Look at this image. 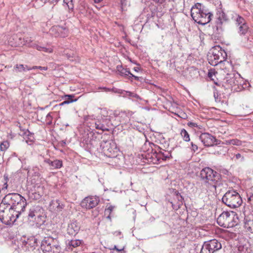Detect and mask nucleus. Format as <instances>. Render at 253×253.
I'll return each instance as SVG.
<instances>
[{"label": "nucleus", "mask_w": 253, "mask_h": 253, "mask_svg": "<svg viewBox=\"0 0 253 253\" xmlns=\"http://www.w3.org/2000/svg\"><path fill=\"white\" fill-rule=\"evenodd\" d=\"M66 56L68 59H70V60H73V59H71V58H73L71 54L67 53Z\"/></svg>", "instance_id": "nucleus-55"}, {"label": "nucleus", "mask_w": 253, "mask_h": 253, "mask_svg": "<svg viewBox=\"0 0 253 253\" xmlns=\"http://www.w3.org/2000/svg\"><path fill=\"white\" fill-rule=\"evenodd\" d=\"M174 194L176 195V196H178L177 191H174Z\"/></svg>", "instance_id": "nucleus-60"}, {"label": "nucleus", "mask_w": 253, "mask_h": 253, "mask_svg": "<svg viewBox=\"0 0 253 253\" xmlns=\"http://www.w3.org/2000/svg\"><path fill=\"white\" fill-rule=\"evenodd\" d=\"M26 67L28 68L27 66H24L23 64H16L14 67V70L16 72H22L25 71Z\"/></svg>", "instance_id": "nucleus-30"}, {"label": "nucleus", "mask_w": 253, "mask_h": 253, "mask_svg": "<svg viewBox=\"0 0 253 253\" xmlns=\"http://www.w3.org/2000/svg\"><path fill=\"white\" fill-rule=\"evenodd\" d=\"M222 248L221 243L216 239L205 242L200 253H214Z\"/></svg>", "instance_id": "nucleus-9"}, {"label": "nucleus", "mask_w": 253, "mask_h": 253, "mask_svg": "<svg viewBox=\"0 0 253 253\" xmlns=\"http://www.w3.org/2000/svg\"><path fill=\"white\" fill-rule=\"evenodd\" d=\"M23 211L21 210H17L11 207L10 212L9 213L10 218L9 225L13 224L18 218L19 215Z\"/></svg>", "instance_id": "nucleus-22"}, {"label": "nucleus", "mask_w": 253, "mask_h": 253, "mask_svg": "<svg viewBox=\"0 0 253 253\" xmlns=\"http://www.w3.org/2000/svg\"><path fill=\"white\" fill-rule=\"evenodd\" d=\"M94 2L95 3H99L102 0H93Z\"/></svg>", "instance_id": "nucleus-58"}, {"label": "nucleus", "mask_w": 253, "mask_h": 253, "mask_svg": "<svg viewBox=\"0 0 253 253\" xmlns=\"http://www.w3.org/2000/svg\"><path fill=\"white\" fill-rule=\"evenodd\" d=\"M126 93L128 94L129 96H132V93L131 92H130L129 91H127Z\"/></svg>", "instance_id": "nucleus-59"}, {"label": "nucleus", "mask_w": 253, "mask_h": 253, "mask_svg": "<svg viewBox=\"0 0 253 253\" xmlns=\"http://www.w3.org/2000/svg\"><path fill=\"white\" fill-rule=\"evenodd\" d=\"M235 21L236 25L237 27L244 25V24L247 23L245 19L240 15H238Z\"/></svg>", "instance_id": "nucleus-32"}, {"label": "nucleus", "mask_w": 253, "mask_h": 253, "mask_svg": "<svg viewBox=\"0 0 253 253\" xmlns=\"http://www.w3.org/2000/svg\"><path fill=\"white\" fill-rule=\"evenodd\" d=\"M121 4L122 10H125L126 6L127 5V1L126 0H121Z\"/></svg>", "instance_id": "nucleus-42"}, {"label": "nucleus", "mask_w": 253, "mask_h": 253, "mask_svg": "<svg viewBox=\"0 0 253 253\" xmlns=\"http://www.w3.org/2000/svg\"><path fill=\"white\" fill-rule=\"evenodd\" d=\"M23 131H24L23 135H26L28 136L29 135V134H27V133H30L29 131H28V129L23 130Z\"/></svg>", "instance_id": "nucleus-56"}, {"label": "nucleus", "mask_w": 253, "mask_h": 253, "mask_svg": "<svg viewBox=\"0 0 253 253\" xmlns=\"http://www.w3.org/2000/svg\"><path fill=\"white\" fill-rule=\"evenodd\" d=\"M191 15L196 22L203 25L209 23L213 17V14L200 3H195L192 7Z\"/></svg>", "instance_id": "nucleus-1"}, {"label": "nucleus", "mask_w": 253, "mask_h": 253, "mask_svg": "<svg viewBox=\"0 0 253 253\" xmlns=\"http://www.w3.org/2000/svg\"><path fill=\"white\" fill-rule=\"evenodd\" d=\"M28 176H34L39 177L40 176V174L39 172V169L38 167H33L32 169H28Z\"/></svg>", "instance_id": "nucleus-28"}, {"label": "nucleus", "mask_w": 253, "mask_h": 253, "mask_svg": "<svg viewBox=\"0 0 253 253\" xmlns=\"http://www.w3.org/2000/svg\"><path fill=\"white\" fill-rule=\"evenodd\" d=\"M27 218L29 221L37 225H42L45 222L43 209L39 205L31 207L28 212Z\"/></svg>", "instance_id": "nucleus-5"}, {"label": "nucleus", "mask_w": 253, "mask_h": 253, "mask_svg": "<svg viewBox=\"0 0 253 253\" xmlns=\"http://www.w3.org/2000/svg\"><path fill=\"white\" fill-rule=\"evenodd\" d=\"M4 180L3 181V187L2 188L1 190H4L6 189L7 188L8 184L7 182L8 181V176L6 174H4L3 176Z\"/></svg>", "instance_id": "nucleus-37"}, {"label": "nucleus", "mask_w": 253, "mask_h": 253, "mask_svg": "<svg viewBox=\"0 0 253 253\" xmlns=\"http://www.w3.org/2000/svg\"><path fill=\"white\" fill-rule=\"evenodd\" d=\"M100 201L97 196H89L85 198L81 203L82 207L86 209H90L96 207Z\"/></svg>", "instance_id": "nucleus-12"}, {"label": "nucleus", "mask_w": 253, "mask_h": 253, "mask_svg": "<svg viewBox=\"0 0 253 253\" xmlns=\"http://www.w3.org/2000/svg\"><path fill=\"white\" fill-rule=\"evenodd\" d=\"M110 249L112 250V249ZM112 250H116V251H117L118 252H121L124 250V248H122V249H118V248H117L116 246H114V248H112Z\"/></svg>", "instance_id": "nucleus-53"}, {"label": "nucleus", "mask_w": 253, "mask_h": 253, "mask_svg": "<svg viewBox=\"0 0 253 253\" xmlns=\"http://www.w3.org/2000/svg\"><path fill=\"white\" fill-rule=\"evenodd\" d=\"M238 27V33L241 36H244L248 32L249 30V26L247 24H245L244 25H242Z\"/></svg>", "instance_id": "nucleus-29"}, {"label": "nucleus", "mask_w": 253, "mask_h": 253, "mask_svg": "<svg viewBox=\"0 0 253 253\" xmlns=\"http://www.w3.org/2000/svg\"><path fill=\"white\" fill-rule=\"evenodd\" d=\"M77 100V99H75V100H64L63 102L61 103L60 104V106H62V105H64L65 104H69L70 103H72L73 102H75Z\"/></svg>", "instance_id": "nucleus-40"}, {"label": "nucleus", "mask_w": 253, "mask_h": 253, "mask_svg": "<svg viewBox=\"0 0 253 253\" xmlns=\"http://www.w3.org/2000/svg\"><path fill=\"white\" fill-rule=\"evenodd\" d=\"M244 227L248 231L253 233V215H246L244 219Z\"/></svg>", "instance_id": "nucleus-20"}, {"label": "nucleus", "mask_w": 253, "mask_h": 253, "mask_svg": "<svg viewBox=\"0 0 253 253\" xmlns=\"http://www.w3.org/2000/svg\"><path fill=\"white\" fill-rule=\"evenodd\" d=\"M187 125L191 127H197L199 128H201V127L199 126L197 124L192 122H189L187 124Z\"/></svg>", "instance_id": "nucleus-41"}, {"label": "nucleus", "mask_w": 253, "mask_h": 253, "mask_svg": "<svg viewBox=\"0 0 253 253\" xmlns=\"http://www.w3.org/2000/svg\"><path fill=\"white\" fill-rule=\"evenodd\" d=\"M222 201L231 208L238 207L242 203V198L236 191H228L223 196Z\"/></svg>", "instance_id": "nucleus-7"}, {"label": "nucleus", "mask_w": 253, "mask_h": 253, "mask_svg": "<svg viewBox=\"0 0 253 253\" xmlns=\"http://www.w3.org/2000/svg\"><path fill=\"white\" fill-rule=\"evenodd\" d=\"M9 147V143L7 141L1 142L0 144V150L1 151H5Z\"/></svg>", "instance_id": "nucleus-34"}, {"label": "nucleus", "mask_w": 253, "mask_h": 253, "mask_svg": "<svg viewBox=\"0 0 253 253\" xmlns=\"http://www.w3.org/2000/svg\"><path fill=\"white\" fill-rule=\"evenodd\" d=\"M73 1V0H64V2L67 5L68 8L72 10L74 9Z\"/></svg>", "instance_id": "nucleus-36"}, {"label": "nucleus", "mask_w": 253, "mask_h": 253, "mask_svg": "<svg viewBox=\"0 0 253 253\" xmlns=\"http://www.w3.org/2000/svg\"><path fill=\"white\" fill-rule=\"evenodd\" d=\"M2 207V205H0V220L3 223L9 225L10 218L9 213L10 212L11 208L1 210Z\"/></svg>", "instance_id": "nucleus-17"}, {"label": "nucleus", "mask_w": 253, "mask_h": 253, "mask_svg": "<svg viewBox=\"0 0 253 253\" xmlns=\"http://www.w3.org/2000/svg\"><path fill=\"white\" fill-rule=\"evenodd\" d=\"M25 199L18 193H8L3 199V202L8 204L15 210L24 211L27 204Z\"/></svg>", "instance_id": "nucleus-4"}, {"label": "nucleus", "mask_w": 253, "mask_h": 253, "mask_svg": "<svg viewBox=\"0 0 253 253\" xmlns=\"http://www.w3.org/2000/svg\"><path fill=\"white\" fill-rule=\"evenodd\" d=\"M247 196L248 197V202H251L253 200V194L251 192L247 193Z\"/></svg>", "instance_id": "nucleus-45"}, {"label": "nucleus", "mask_w": 253, "mask_h": 253, "mask_svg": "<svg viewBox=\"0 0 253 253\" xmlns=\"http://www.w3.org/2000/svg\"><path fill=\"white\" fill-rule=\"evenodd\" d=\"M19 127H20V129L22 130L21 128V126H19Z\"/></svg>", "instance_id": "nucleus-62"}, {"label": "nucleus", "mask_w": 253, "mask_h": 253, "mask_svg": "<svg viewBox=\"0 0 253 253\" xmlns=\"http://www.w3.org/2000/svg\"><path fill=\"white\" fill-rule=\"evenodd\" d=\"M65 97L67 98V100H73L72 98L74 97V95H66Z\"/></svg>", "instance_id": "nucleus-51"}, {"label": "nucleus", "mask_w": 253, "mask_h": 253, "mask_svg": "<svg viewBox=\"0 0 253 253\" xmlns=\"http://www.w3.org/2000/svg\"><path fill=\"white\" fill-rule=\"evenodd\" d=\"M211 52V55L209 58V63L211 65L216 66L226 61L227 59L226 52L219 45L214 46L212 48Z\"/></svg>", "instance_id": "nucleus-8"}, {"label": "nucleus", "mask_w": 253, "mask_h": 253, "mask_svg": "<svg viewBox=\"0 0 253 253\" xmlns=\"http://www.w3.org/2000/svg\"><path fill=\"white\" fill-rule=\"evenodd\" d=\"M41 248L44 253H60L62 251L59 243L50 237H45L42 240Z\"/></svg>", "instance_id": "nucleus-6"}, {"label": "nucleus", "mask_w": 253, "mask_h": 253, "mask_svg": "<svg viewBox=\"0 0 253 253\" xmlns=\"http://www.w3.org/2000/svg\"><path fill=\"white\" fill-rule=\"evenodd\" d=\"M114 209V207L113 206H109L106 209V211H109V213H110L113 210V209Z\"/></svg>", "instance_id": "nucleus-49"}, {"label": "nucleus", "mask_w": 253, "mask_h": 253, "mask_svg": "<svg viewBox=\"0 0 253 253\" xmlns=\"http://www.w3.org/2000/svg\"><path fill=\"white\" fill-rule=\"evenodd\" d=\"M238 215L234 211H224L217 218L218 224L224 228H231L238 224Z\"/></svg>", "instance_id": "nucleus-3"}, {"label": "nucleus", "mask_w": 253, "mask_h": 253, "mask_svg": "<svg viewBox=\"0 0 253 253\" xmlns=\"http://www.w3.org/2000/svg\"><path fill=\"white\" fill-rule=\"evenodd\" d=\"M39 69L41 70H44L46 71L47 70L48 68L47 67H42V66H33L32 68H27V70H30L32 69Z\"/></svg>", "instance_id": "nucleus-38"}, {"label": "nucleus", "mask_w": 253, "mask_h": 253, "mask_svg": "<svg viewBox=\"0 0 253 253\" xmlns=\"http://www.w3.org/2000/svg\"><path fill=\"white\" fill-rule=\"evenodd\" d=\"M28 196L32 200H39L42 194V191H28Z\"/></svg>", "instance_id": "nucleus-25"}, {"label": "nucleus", "mask_w": 253, "mask_h": 253, "mask_svg": "<svg viewBox=\"0 0 253 253\" xmlns=\"http://www.w3.org/2000/svg\"><path fill=\"white\" fill-rule=\"evenodd\" d=\"M189 72H190V73H191V72H193L194 74L196 75H197L198 74V71L196 69H194L193 67H191L190 69Z\"/></svg>", "instance_id": "nucleus-48"}, {"label": "nucleus", "mask_w": 253, "mask_h": 253, "mask_svg": "<svg viewBox=\"0 0 253 253\" xmlns=\"http://www.w3.org/2000/svg\"><path fill=\"white\" fill-rule=\"evenodd\" d=\"M226 144L240 146V145H242V142H241V141H240L239 139H230V140H226Z\"/></svg>", "instance_id": "nucleus-31"}, {"label": "nucleus", "mask_w": 253, "mask_h": 253, "mask_svg": "<svg viewBox=\"0 0 253 253\" xmlns=\"http://www.w3.org/2000/svg\"><path fill=\"white\" fill-rule=\"evenodd\" d=\"M157 157L158 159H162L163 160H166L167 159L171 157V153L169 151H166L161 148H159V151L157 152Z\"/></svg>", "instance_id": "nucleus-24"}, {"label": "nucleus", "mask_w": 253, "mask_h": 253, "mask_svg": "<svg viewBox=\"0 0 253 253\" xmlns=\"http://www.w3.org/2000/svg\"><path fill=\"white\" fill-rule=\"evenodd\" d=\"M0 205H2V208H1V210H5V209L10 208L11 207L12 208V207L11 206H9V205H8V204H6V203L3 202V201H2V203H1Z\"/></svg>", "instance_id": "nucleus-39"}, {"label": "nucleus", "mask_w": 253, "mask_h": 253, "mask_svg": "<svg viewBox=\"0 0 253 253\" xmlns=\"http://www.w3.org/2000/svg\"><path fill=\"white\" fill-rule=\"evenodd\" d=\"M31 47L36 48L39 51H42L45 52L51 53L52 52V49L51 48H47L44 46H42L36 44H33L31 45Z\"/></svg>", "instance_id": "nucleus-27"}, {"label": "nucleus", "mask_w": 253, "mask_h": 253, "mask_svg": "<svg viewBox=\"0 0 253 253\" xmlns=\"http://www.w3.org/2000/svg\"><path fill=\"white\" fill-rule=\"evenodd\" d=\"M133 70L135 72H138L140 70V68L136 67L133 68Z\"/></svg>", "instance_id": "nucleus-57"}, {"label": "nucleus", "mask_w": 253, "mask_h": 253, "mask_svg": "<svg viewBox=\"0 0 253 253\" xmlns=\"http://www.w3.org/2000/svg\"><path fill=\"white\" fill-rule=\"evenodd\" d=\"M117 70L118 74L125 78L127 77L131 73L130 71L126 68H124L122 67V66H117Z\"/></svg>", "instance_id": "nucleus-26"}, {"label": "nucleus", "mask_w": 253, "mask_h": 253, "mask_svg": "<svg viewBox=\"0 0 253 253\" xmlns=\"http://www.w3.org/2000/svg\"><path fill=\"white\" fill-rule=\"evenodd\" d=\"M235 157L237 159H239L241 158H242V159L243 160L244 159V157H242V155L240 153H238V154H236Z\"/></svg>", "instance_id": "nucleus-54"}, {"label": "nucleus", "mask_w": 253, "mask_h": 253, "mask_svg": "<svg viewBox=\"0 0 253 253\" xmlns=\"http://www.w3.org/2000/svg\"><path fill=\"white\" fill-rule=\"evenodd\" d=\"M68 30L67 28L60 26L52 27L50 30V34L55 37H65L67 36Z\"/></svg>", "instance_id": "nucleus-15"}, {"label": "nucleus", "mask_w": 253, "mask_h": 253, "mask_svg": "<svg viewBox=\"0 0 253 253\" xmlns=\"http://www.w3.org/2000/svg\"><path fill=\"white\" fill-rule=\"evenodd\" d=\"M218 16L215 21V25L213 26L212 35L214 37H217L223 31L222 24L223 21L227 20V16L223 11L220 12L217 14Z\"/></svg>", "instance_id": "nucleus-11"}, {"label": "nucleus", "mask_w": 253, "mask_h": 253, "mask_svg": "<svg viewBox=\"0 0 253 253\" xmlns=\"http://www.w3.org/2000/svg\"><path fill=\"white\" fill-rule=\"evenodd\" d=\"M200 177L209 184V188H213L216 189L221 184L219 180L220 174L209 167L205 168L201 170Z\"/></svg>", "instance_id": "nucleus-2"}, {"label": "nucleus", "mask_w": 253, "mask_h": 253, "mask_svg": "<svg viewBox=\"0 0 253 253\" xmlns=\"http://www.w3.org/2000/svg\"><path fill=\"white\" fill-rule=\"evenodd\" d=\"M80 225L76 220H72L69 224L67 231L70 235H76L80 230Z\"/></svg>", "instance_id": "nucleus-19"}, {"label": "nucleus", "mask_w": 253, "mask_h": 253, "mask_svg": "<svg viewBox=\"0 0 253 253\" xmlns=\"http://www.w3.org/2000/svg\"><path fill=\"white\" fill-rule=\"evenodd\" d=\"M213 76H215V73L214 72H209V73H208V77L209 78H210L211 80H212L213 81V82L214 83V81H215L214 80V79H212V77Z\"/></svg>", "instance_id": "nucleus-46"}, {"label": "nucleus", "mask_w": 253, "mask_h": 253, "mask_svg": "<svg viewBox=\"0 0 253 253\" xmlns=\"http://www.w3.org/2000/svg\"><path fill=\"white\" fill-rule=\"evenodd\" d=\"M180 134L185 141L188 142L190 141L189 135L185 129L183 128L181 130Z\"/></svg>", "instance_id": "nucleus-33"}, {"label": "nucleus", "mask_w": 253, "mask_h": 253, "mask_svg": "<svg viewBox=\"0 0 253 253\" xmlns=\"http://www.w3.org/2000/svg\"><path fill=\"white\" fill-rule=\"evenodd\" d=\"M180 198H181V200H181L182 199H183V198H182V197L181 196H180Z\"/></svg>", "instance_id": "nucleus-61"}, {"label": "nucleus", "mask_w": 253, "mask_h": 253, "mask_svg": "<svg viewBox=\"0 0 253 253\" xmlns=\"http://www.w3.org/2000/svg\"><path fill=\"white\" fill-rule=\"evenodd\" d=\"M221 172L224 174L228 175L229 174V171L226 169H222Z\"/></svg>", "instance_id": "nucleus-52"}, {"label": "nucleus", "mask_w": 253, "mask_h": 253, "mask_svg": "<svg viewBox=\"0 0 253 253\" xmlns=\"http://www.w3.org/2000/svg\"><path fill=\"white\" fill-rule=\"evenodd\" d=\"M199 139L206 147L212 146L215 143L217 144L218 140L209 133H203L199 136Z\"/></svg>", "instance_id": "nucleus-13"}, {"label": "nucleus", "mask_w": 253, "mask_h": 253, "mask_svg": "<svg viewBox=\"0 0 253 253\" xmlns=\"http://www.w3.org/2000/svg\"><path fill=\"white\" fill-rule=\"evenodd\" d=\"M100 146L102 148V151L104 155L109 158H114L117 156L118 149L113 142L103 141Z\"/></svg>", "instance_id": "nucleus-10"}, {"label": "nucleus", "mask_w": 253, "mask_h": 253, "mask_svg": "<svg viewBox=\"0 0 253 253\" xmlns=\"http://www.w3.org/2000/svg\"><path fill=\"white\" fill-rule=\"evenodd\" d=\"M107 119L102 118L101 119H97L95 121L94 125L96 129L101 130L103 131L108 130V129L106 125Z\"/></svg>", "instance_id": "nucleus-21"}, {"label": "nucleus", "mask_w": 253, "mask_h": 253, "mask_svg": "<svg viewBox=\"0 0 253 253\" xmlns=\"http://www.w3.org/2000/svg\"><path fill=\"white\" fill-rule=\"evenodd\" d=\"M44 162L48 164L50 167V169H60L62 166V161L59 160H55L51 161L49 159H46Z\"/></svg>", "instance_id": "nucleus-23"}, {"label": "nucleus", "mask_w": 253, "mask_h": 253, "mask_svg": "<svg viewBox=\"0 0 253 253\" xmlns=\"http://www.w3.org/2000/svg\"><path fill=\"white\" fill-rule=\"evenodd\" d=\"M130 78H133L135 80H137V81H139V77H137V76H134V75H133L131 73V74H130L129 76L128 77V79H129Z\"/></svg>", "instance_id": "nucleus-50"}, {"label": "nucleus", "mask_w": 253, "mask_h": 253, "mask_svg": "<svg viewBox=\"0 0 253 253\" xmlns=\"http://www.w3.org/2000/svg\"><path fill=\"white\" fill-rule=\"evenodd\" d=\"M214 84L220 88L218 89L215 87H214L213 88L214 89V90L216 91L222 92L223 93H227L232 88L231 86L224 80L222 82L214 81Z\"/></svg>", "instance_id": "nucleus-18"}, {"label": "nucleus", "mask_w": 253, "mask_h": 253, "mask_svg": "<svg viewBox=\"0 0 253 253\" xmlns=\"http://www.w3.org/2000/svg\"><path fill=\"white\" fill-rule=\"evenodd\" d=\"M82 243V241L80 240H72L70 242V246L73 247H77L79 246Z\"/></svg>", "instance_id": "nucleus-35"}, {"label": "nucleus", "mask_w": 253, "mask_h": 253, "mask_svg": "<svg viewBox=\"0 0 253 253\" xmlns=\"http://www.w3.org/2000/svg\"><path fill=\"white\" fill-rule=\"evenodd\" d=\"M64 207V204L59 200H52L49 205L50 210L56 213L62 211Z\"/></svg>", "instance_id": "nucleus-16"}, {"label": "nucleus", "mask_w": 253, "mask_h": 253, "mask_svg": "<svg viewBox=\"0 0 253 253\" xmlns=\"http://www.w3.org/2000/svg\"><path fill=\"white\" fill-rule=\"evenodd\" d=\"M153 0L157 3L165 4L167 1H169L170 0Z\"/></svg>", "instance_id": "nucleus-44"}, {"label": "nucleus", "mask_w": 253, "mask_h": 253, "mask_svg": "<svg viewBox=\"0 0 253 253\" xmlns=\"http://www.w3.org/2000/svg\"><path fill=\"white\" fill-rule=\"evenodd\" d=\"M213 96L214 97L215 100L216 102H219L220 101V98H218V92H214Z\"/></svg>", "instance_id": "nucleus-47"}, {"label": "nucleus", "mask_w": 253, "mask_h": 253, "mask_svg": "<svg viewBox=\"0 0 253 253\" xmlns=\"http://www.w3.org/2000/svg\"><path fill=\"white\" fill-rule=\"evenodd\" d=\"M191 148L193 151L195 152L198 149V147L197 145L195 144L193 142L191 143Z\"/></svg>", "instance_id": "nucleus-43"}, {"label": "nucleus", "mask_w": 253, "mask_h": 253, "mask_svg": "<svg viewBox=\"0 0 253 253\" xmlns=\"http://www.w3.org/2000/svg\"><path fill=\"white\" fill-rule=\"evenodd\" d=\"M224 81H225L232 87L233 86L239 84L241 78L238 73L232 72L230 73L227 74Z\"/></svg>", "instance_id": "nucleus-14"}]
</instances>
